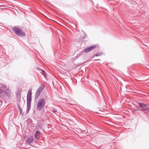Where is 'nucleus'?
Here are the masks:
<instances>
[{"instance_id":"1a4fd4ad","label":"nucleus","mask_w":149,"mask_h":149,"mask_svg":"<svg viewBox=\"0 0 149 149\" xmlns=\"http://www.w3.org/2000/svg\"><path fill=\"white\" fill-rule=\"evenodd\" d=\"M17 106L18 107V109L20 111V114L22 116H24V114L22 112V110L21 108L20 107L19 105L18 104H17Z\"/></svg>"},{"instance_id":"f8f14e48","label":"nucleus","mask_w":149,"mask_h":149,"mask_svg":"<svg viewBox=\"0 0 149 149\" xmlns=\"http://www.w3.org/2000/svg\"><path fill=\"white\" fill-rule=\"evenodd\" d=\"M38 102H45V100L43 98L40 99Z\"/></svg>"},{"instance_id":"dca6fc26","label":"nucleus","mask_w":149,"mask_h":149,"mask_svg":"<svg viewBox=\"0 0 149 149\" xmlns=\"http://www.w3.org/2000/svg\"><path fill=\"white\" fill-rule=\"evenodd\" d=\"M42 71L43 72V73H42V75H43L44 76L46 77V75L45 72L42 70Z\"/></svg>"},{"instance_id":"f03ea898","label":"nucleus","mask_w":149,"mask_h":149,"mask_svg":"<svg viewBox=\"0 0 149 149\" xmlns=\"http://www.w3.org/2000/svg\"><path fill=\"white\" fill-rule=\"evenodd\" d=\"M45 86L44 85H42L40 86L38 88L37 90L35 96V100H37L38 97L44 89Z\"/></svg>"},{"instance_id":"ddd939ff","label":"nucleus","mask_w":149,"mask_h":149,"mask_svg":"<svg viewBox=\"0 0 149 149\" xmlns=\"http://www.w3.org/2000/svg\"><path fill=\"white\" fill-rule=\"evenodd\" d=\"M89 47L91 51H92L94 49L95 47V45H93L91 46H89Z\"/></svg>"},{"instance_id":"4468645a","label":"nucleus","mask_w":149,"mask_h":149,"mask_svg":"<svg viewBox=\"0 0 149 149\" xmlns=\"http://www.w3.org/2000/svg\"><path fill=\"white\" fill-rule=\"evenodd\" d=\"M40 132L39 131H37L35 133V137L39 136L40 134Z\"/></svg>"},{"instance_id":"6e6552de","label":"nucleus","mask_w":149,"mask_h":149,"mask_svg":"<svg viewBox=\"0 0 149 149\" xmlns=\"http://www.w3.org/2000/svg\"><path fill=\"white\" fill-rule=\"evenodd\" d=\"M27 105L26 113L27 114H28L29 113L30 109L31 103H27Z\"/></svg>"},{"instance_id":"423d86ee","label":"nucleus","mask_w":149,"mask_h":149,"mask_svg":"<svg viewBox=\"0 0 149 149\" xmlns=\"http://www.w3.org/2000/svg\"><path fill=\"white\" fill-rule=\"evenodd\" d=\"M138 103L139 106L140 107L145 109L146 110H147L149 109L147 105L145 104H144V103Z\"/></svg>"},{"instance_id":"20e7f679","label":"nucleus","mask_w":149,"mask_h":149,"mask_svg":"<svg viewBox=\"0 0 149 149\" xmlns=\"http://www.w3.org/2000/svg\"><path fill=\"white\" fill-rule=\"evenodd\" d=\"M31 94V91L30 90H29L27 94V102H31L32 96Z\"/></svg>"},{"instance_id":"9d476101","label":"nucleus","mask_w":149,"mask_h":149,"mask_svg":"<svg viewBox=\"0 0 149 149\" xmlns=\"http://www.w3.org/2000/svg\"><path fill=\"white\" fill-rule=\"evenodd\" d=\"M33 139L31 137H30L29 138H28V141H27V142L29 143H31L33 142Z\"/></svg>"},{"instance_id":"0eeeda50","label":"nucleus","mask_w":149,"mask_h":149,"mask_svg":"<svg viewBox=\"0 0 149 149\" xmlns=\"http://www.w3.org/2000/svg\"><path fill=\"white\" fill-rule=\"evenodd\" d=\"M10 91L8 89L6 91H4L5 96H7L8 97H10Z\"/></svg>"},{"instance_id":"f3484780","label":"nucleus","mask_w":149,"mask_h":149,"mask_svg":"<svg viewBox=\"0 0 149 149\" xmlns=\"http://www.w3.org/2000/svg\"><path fill=\"white\" fill-rule=\"evenodd\" d=\"M4 91L3 89H2L0 88V94L2 93Z\"/></svg>"},{"instance_id":"f257e3e1","label":"nucleus","mask_w":149,"mask_h":149,"mask_svg":"<svg viewBox=\"0 0 149 149\" xmlns=\"http://www.w3.org/2000/svg\"><path fill=\"white\" fill-rule=\"evenodd\" d=\"M13 31L16 35L20 36H24L26 35L25 33L22 29L16 27L13 28Z\"/></svg>"},{"instance_id":"9b49d317","label":"nucleus","mask_w":149,"mask_h":149,"mask_svg":"<svg viewBox=\"0 0 149 149\" xmlns=\"http://www.w3.org/2000/svg\"><path fill=\"white\" fill-rule=\"evenodd\" d=\"M90 51H91L90 49V48L89 47H87L84 50V52L85 53H88L90 52Z\"/></svg>"},{"instance_id":"39448f33","label":"nucleus","mask_w":149,"mask_h":149,"mask_svg":"<svg viewBox=\"0 0 149 149\" xmlns=\"http://www.w3.org/2000/svg\"><path fill=\"white\" fill-rule=\"evenodd\" d=\"M45 103H38L37 109L38 111L41 110L44 107Z\"/></svg>"},{"instance_id":"7ed1b4c3","label":"nucleus","mask_w":149,"mask_h":149,"mask_svg":"<svg viewBox=\"0 0 149 149\" xmlns=\"http://www.w3.org/2000/svg\"><path fill=\"white\" fill-rule=\"evenodd\" d=\"M21 90H19L16 93L17 100L19 102H23L22 100H24V99L23 98L22 99H21Z\"/></svg>"},{"instance_id":"2eb2a0df","label":"nucleus","mask_w":149,"mask_h":149,"mask_svg":"<svg viewBox=\"0 0 149 149\" xmlns=\"http://www.w3.org/2000/svg\"><path fill=\"white\" fill-rule=\"evenodd\" d=\"M101 54H102L101 53H98V54H95V56H100L101 55Z\"/></svg>"},{"instance_id":"6ab92c4d","label":"nucleus","mask_w":149,"mask_h":149,"mask_svg":"<svg viewBox=\"0 0 149 149\" xmlns=\"http://www.w3.org/2000/svg\"><path fill=\"white\" fill-rule=\"evenodd\" d=\"M82 31L84 33V35L85 36H86V34L85 33V32H84L83 30H82Z\"/></svg>"},{"instance_id":"a211bd4d","label":"nucleus","mask_w":149,"mask_h":149,"mask_svg":"<svg viewBox=\"0 0 149 149\" xmlns=\"http://www.w3.org/2000/svg\"><path fill=\"white\" fill-rule=\"evenodd\" d=\"M52 111L53 113H55L57 112V111L56 109H53Z\"/></svg>"}]
</instances>
